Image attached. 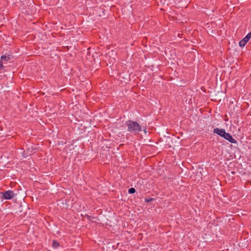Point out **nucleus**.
Wrapping results in <instances>:
<instances>
[{
    "mask_svg": "<svg viewBox=\"0 0 251 251\" xmlns=\"http://www.w3.org/2000/svg\"><path fill=\"white\" fill-rule=\"evenodd\" d=\"M136 192V190L134 188H133V187H131L130 188H129L128 190V192L129 194H134Z\"/></svg>",
    "mask_w": 251,
    "mask_h": 251,
    "instance_id": "8",
    "label": "nucleus"
},
{
    "mask_svg": "<svg viewBox=\"0 0 251 251\" xmlns=\"http://www.w3.org/2000/svg\"><path fill=\"white\" fill-rule=\"evenodd\" d=\"M154 200V199H153V198H146L145 200V201L146 202H150L152 201H153Z\"/></svg>",
    "mask_w": 251,
    "mask_h": 251,
    "instance_id": "9",
    "label": "nucleus"
},
{
    "mask_svg": "<svg viewBox=\"0 0 251 251\" xmlns=\"http://www.w3.org/2000/svg\"><path fill=\"white\" fill-rule=\"evenodd\" d=\"M0 194L2 196V198L5 200H11L16 196V194L12 190L2 192Z\"/></svg>",
    "mask_w": 251,
    "mask_h": 251,
    "instance_id": "2",
    "label": "nucleus"
},
{
    "mask_svg": "<svg viewBox=\"0 0 251 251\" xmlns=\"http://www.w3.org/2000/svg\"><path fill=\"white\" fill-rule=\"evenodd\" d=\"M227 132H226V130L225 129V130H224L223 133L221 134V135L220 136L223 138H224V137H225V136H226V134H227Z\"/></svg>",
    "mask_w": 251,
    "mask_h": 251,
    "instance_id": "11",
    "label": "nucleus"
},
{
    "mask_svg": "<svg viewBox=\"0 0 251 251\" xmlns=\"http://www.w3.org/2000/svg\"><path fill=\"white\" fill-rule=\"evenodd\" d=\"M229 135V133H227V134H226V136H225V137H224V138L226 140L227 138V136H228Z\"/></svg>",
    "mask_w": 251,
    "mask_h": 251,
    "instance_id": "14",
    "label": "nucleus"
},
{
    "mask_svg": "<svg viewBox=\"0 0 251 251\" xmlns=\"http://www.w3.org/2000/svg\"><path fill=\"white\" fill-rule=\"evenodd\" d=\"M4 68V66L2 64V61L1 60L0 61V69L2 70Z\"/></svg>",
    "mask_w": 251,
    "mask_h": 251,
    "instance_id": "12",
    "label": "nucleus"
},
{
    "mask_svg": "<svg viewBox=\"0 0 251 251\" xmlns=\"http://www.w3.org/2000/svg\"><path fill=\"white\" fill-rule=\"evenodd\" d=\"M224 130L225 129L223 128H215L214 129L213 132L214 133L217 134V135L221 136V134L223 133Z\"/></svg>",
    "mask_w": 251,
    "mask_h": 251,
    "instance_id": "5",
    "label": "nucleus"
},
{
    "mask_svg": "<svg viewBox=\"0 0 251 251\" xmlns=\"http://www.w3.org/2000/svg\"><path fill=\"white\" fill-rule=\"evenodd\" d=\"M12 55H10V54H8V55H2L1 56V60L2 61H5V62H7L8 61V60H9L10 59H11V58H12Z\"/></svg>",
    "mask_w": 251,
    "mask_h": 251,
    "instance_id": "4",
    "label": "nucleus"
},
{
    "mask_svg": "<svg viewBox=\"0 0 251 251\" xmlns=\"http://www.w3.org/2000/svg\"><path fill=\"white\" fill-rule=\"evenodd\" d=\"M126 124L128 126L127 130L130 132L137 133L142 130L141 126L136 122L128 120Z\"/></svg>",
    "mask_w": 251,
    "mask_h": 251,
    "instance_id": "1",
    "label": "nucleus"
},
{
    "mask_svg": "<svg viewBox=\"0 0 251 251\" xmlns=\"http://www.w3.org/2000/svg\"><path fill=\"white\" fill-rule=\"evenodd\" d=\"M227 132H226V130L225 129V130H224L223 133L221 134V135L220 136L223 138H224V137H225V136H226V134H227Z\"/></svg>",
    "mask_w": 251,
    "mask_h": 251,
    "instance_id": "10",
    "label": "nucleus"
},
{
    "mask_svg": "<svg viewBox=\"0 0 251 251\" xmlns=\"http://www.w3.org/2000/svg\"><path fill=\"white\" fill-rule=\"evenodd\" d=\"M52 246L54 248H57L59 246V243L58 242H57L55 240H53L52 241Z\"/></svg>",
    "mask_w": 251,
    "mask_h": 251,
    "instance_id": "7",
    "label": "nucleus"
},
{
    "mask_svg": "<svg viewBox=\"0 0 251 251\" xmlns=\"http://www.w3.org/2000/svg\"><path fill=\"white\" fill-rule=\"evenodd\" d=\"M85 216L87 217L88 220L90 221L91 220V217L90 216L86 214Z\"/></svg>",
    "mask_w": 251,
    "mask_h": 251,
    "instance_id": "13",
    "label": "nucleus"
},
{
    "mask_svg": "<svg viewBox=\"0 0 251 251\" xmlns=\"http://www.w3.org/2000/svg\"><path fill=\"white\" fill-rule=\"evenodd\" d=\"M251 38V32H250L242 40H241L239 45L241 47H244L247 43L249 41Z\"/></svg>",
    "mask_w": 251,
    "mask_h": 251,
    "instance_id": "3",
    "label": "nucleus"
},
{
    "mask_svg": "<svg viewBox=\"0 0 251 251\" xmlns=\"http://www.w3.org/2000/svg\"><path fill=\"white\" fill-rule=\"evenodd\" d=\"M226 140H227L231 143L236 144L237 143L236 140L234 138H233L230 134L228 135V136H227Z\"/></svg>",
    "mask_w": 251,
    "mask_h": 251,
    "instance_id": "6",
    "label": "nucleus"
}]
</instances>
